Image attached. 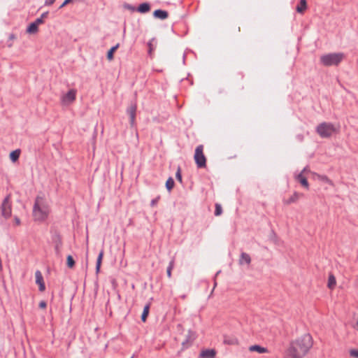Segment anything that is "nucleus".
I'll use <instances>...</instances> for the list:
<instances>
[{
    "mask_svg": "<svg viewBox=\"0 0 358 358\" xmlns=\"http://www.w3.org/2000/svg\"><path fill=\"white\" fill-rule=\"evenodd\" d=\"M313 343L311 335L303 334L290 343L289 347L286 350L285 358H303L312 348Z\"/></svg>",
    "mask_w": 358,
    "mask_h": 358,
    "instance_id": "nucleus-1",
    "label": "nucleus"
},
{
    "mask_svg": "<svg viewBox=\"0 0 358 358\" xmlns=\"http://www.w3.org/2000/svg\"><path fill=\"white\" fill-rule=\"evenodd\" d=\"M50 211L48 201L43 196H37L33 207V217L34 220L38 222L46 220Z\"/></svg>",
    "mask_w": 358,
    "mask_h": 358,
    "instance_id": "nucleus-2",
    "label": "nucleus"
},
{
    "mask_svg": "<svg viewBox=\"0 0 358 358\" xmlns=\"http://www.w3.org/2000/svg\"><path fill=\"white\" fill-rule=\"evenodd\" d=\"M343 59L344 55L343 53H329L321 56L320 62L326 66H337Z\"/></svg>",
    "mask_w": 358,
    "mask_h": 358,
    "instance_id": "nucleus-3",
    "label": "nucleus"
},
{
    "mask_svg": "<svg viewBox=\"0 0 358 358\" xmlns=\"http://www.w3.org/2000/svg\"><path fill=\"white\" fill-rule=\"evenodd\" d=\"M316 131L320 137L329 138L336 131V129L333 124L322 122L317 127Z\"/></svg>",
    "mask_w": 358,
    "mask_h": 358,
    "instance_id": "nucleus-4",
    "label": "nucleus"
},
{
    "mask_svg": "<svg viewBox=\"0 0 358 358\" xmlns=\"http://www.w3.org/2000/svg\"><path fill=\"white\" fill-rule=\"evenodd\" d=\"M194 159L198 168L201 169L206 166V158L203 154V145H199L196 148Z\"/></svg>",
    "mask_w": 358,
    "mask_h": 358,
    "instance_id": "nucleus-5",
    "label": "nucleus"
},
{
    "mask_svg": "<svg viewBox=\"0 0 358 358\" xmlns=\"http://www.w3.org/2000/svg\"><path fill=\"white\" fill-rule=\"evenodd\" d=\"M1 210L2 215L6 219H8L11 216L12 202H11L10 194H8L3 199L1 206Z\"/></svg>",
    "mask_w": 358,
    "mask_h": 358,
    "instance_id": "nucleus-6",
    "label": "nucleus"
},
{
    "mask_svg": "<svg viewBox=\"0 0 358 358\" xmlns=\"http://www.w3.org/2000/svg\"><path fill=\"white\" fill-rule=\"evenodd\" d=\"M77 90L75 89L70 90L67 93L61 97L62 104L64 106L71 105L76 99Z\"/></svg>",
    "mask_w": 358,
    "mask_h": 358,
    "instance_id": "nucleus-7",
    "label": "nucleus"
},
{
    "mask_svg": "<svg viewBox=\"0 0 358 358\" xmlns=\"http://www.w3.org/2000/svg\"><path fill=\"white\" fill-rule=\"evenodd\" d=\"M136 109V104L132 103L127 110V114L129 115L130 117V124L131 127L135 125Z\"/></svg>",
    "mask_w": 358,
    "mask_h": 358,
    "instance_id": "nucleus-8",
    "label": "nucleus"
},
{
    "mask_svg": "<svg viewBox=\"0 0 358 358\" xmlns=\"http://www.w3.org/2000/svg\"><path fill=\"white\" fill-rule=\"evenodd\" d=\"M35 277H36V283L38 285L39 287V291L43 292L45 289V283L43 281V277L42 275V273L40 271H36L35 273Z\"/></svg>",
    "mask_w": 358,
    "mask_h": 358,
    "instance_id": "nucleus-9",
    "label": "nucleus"
},
{
    "mask_svg": "<svg viewBox=\"0 0 358 358\" xmlns=\"http://www.w3.org/2000/svg\"><path fill=\"white\" fill-rule=\"evenodd\" d=\"M302 196V194L298 193V192H294L290 197H289L288 199H283V203L285 205H289L292 203H295L296 202L299 198Z\"/></svg>",
    "mask_w": 358,
    "mask_h": 358,
    "instance_id": "nucleus-10",
    "label": "nucleus"
},
{
    "mask_svg": "<svg viewBox=\"0 0 358 358\" xmlns=\"http://www.w3.org/2000/svg\"><path fill=\"white\" fill-rule=\"evenodd\" d=\"M194 339L195 333L192 331H189L186 340L182 343V346L184 348H187L192 343Z\"/></svg>",
    "mask_w": 358,
    "mask_h": 358,
    "instance_id": "nucleus-11",
    "label": "nucleus"
},
{
    "mask_svg": "<svg viewBox=\"0 0 358 358\" xmlns=\"http://www.w3.org/2000/svg\"><path fill=\"white\" fill-rule=\"evenodd\" d=\"M216 355V351L214 349H206L202 350L200 356L202 358H215Z\"/></svg>",
    "mask_w": 358,
    "mask_h": 358,
    "instance_id": "nucleus-12",
    "label": "nucleus"
},
{
    "mask_svg": "<svg viewBox=\"0 0 358 358\" xmlns=\"http://www.w3.org/2000/svg\"><path fill=\"white\" fill-rule=\"evenodd\" d=\"M249 351L257 352L259 354L267 353L268 350L266 348L260 346L259 345H253L249 347Z\"/></svg>",
    "mask_w": 358,
    "mask_h": 358,
    "instance_id": "nucleus-13",
    "label": "nucleus"
},
{
    "mask_svg": "<svg viewBox=\"0 0 358 358\" xmlns=\"http://www.w3.org/2000/svg\"><path fill=\"white\" fill-rule=\"evenodd\" d=\"M223 342L226 345H236L238 344V340L234 336H224Z\"/></svg>",
    "mask_w": 358,
    "mask_h": 358,
    "instance_id": "nucleus-14",
    "label": "nucleus"
},
{
    "mask_svg": "<svg viewBox=\"0 0 358 358\" xmlns=\"http://www.w3.org/2000/svg\"><path fill=\"white\" fill-rule=\"evenodd\" d=\"M153 15L156 18H159L160 20H165L168 17L169 13L166 10H156L154 11Z\"/></svg>",
    "mask_w": 358,
    "mask_h": 358,
    "instance_id": "nucleus-15",
    "label": "nucleus"
},
{
    "mask_svg": "<svg viewBox=\"0 0 358 358\" xmlns=\"http://www.w3.org/2000/svg\"><path fill=\"white\" fill-rule=\"evenodd\" d=\"M296 179L297 181H299L301 185L304 187L306 189L309 188V184L305 176L302 175V173H299L296 176Z\"/></svg>",
    "mask_w": 358,
    "mask_h": 358,
    "instance_id": "nucleus-16",
    "label": "nucleus"
},
{
    "mask_svg": "<svg viewBox=\"0 0 358 358\" xmlns=\"http://www.w3.org/2000/svg\"><path fill=\"white\" fill-rule=\"evenodd\" d=\"M336 285V278L332 273H329L328 278L327 287L330 289H334Z\"/></svg>",
    "mask_w": 358,
    "mask_h": 358,
    "instance_id": "nucleus-17",
    "label": "nucleus"
},
{
    "mask_svg": "<svg viewBox=\"0 0 358 358\" xmlns=\"http://www.w3.org/2000/svg\"><path fill=\"white\" fill-rule=\"evenodd\" d=\"M150 6L148 3H143L140 4L136 10L141 13H145L150 11Z\"/></svg>",
    "mask_w": 358,
    "mask_h": 358,
    "instance_id": "nucleus-18",
    "label": "nucleus"
},
{
    "mask_svg": "<svg viewBox=\"0 0 358 358\" xmlns=\"http://www.w3.org/2000/svg\"><path fill=\"white\" fill-rule=\"evenodd\" d=\"M307 8L306 0H300L299 3L296 8V10L299 13H303Z\"/></svg>",
    "mask_w": 358,
    "mask_h": 358,
    "instance_id": "nucleus-19",
    "label": "nucleus"
},
{
    "mask_svg": "<svg viewBox=\"0 0 358 358\" xmlns=\"http://www.w3.org/2000/svg\"><path fill=\"white\" fill-rule=\"evenodd\" d=\"M243 262H245L248 264H250L251 262V258L250 255L245 252H242L239 259V264H243Z\"/></svg>",
    "mask_w": 358,
    "mask_h": 358,
    "instance_id": "nucleus-20",
    "label": "nucleus"
},
{
    "mask_svg": "<svg viewBox=\"0 0 358 358\" xmlns=\"http://www.w3.org/2000/svg\"><path fill=\"white\" fill-rule=\"evenodd\" d=\"M38 26L34 23V22H32L31 23L29 27H27V32L28 34H36L38 32Z\"/></svg>",
    "mask_w": 358,
    "mask_h": 358,
    "instance_id": "nucleus-21",
    "label": "nucleus"
},
{
    "mask_svg": "<svg viewBox=\"0 0 358 358\" xmlns=\"http://www.w3.org/2000/svg\"><path fill=\"white\" fill-rule=\"evenodd\" d=\"M119 44L117 43L116 45L112 47L107 53V59L109 61H111L113 59V54L116 51V50L118 48Z\"/></svg>",
    "mask_w": 358,
    "mask_h": 358,
    "instance_id": "nucleus-22",
    "label": "nucleus"
},
{
    "mask_svg": "<svg viewBox=\"0 0 358 358\" xmlns=\"http://www.w3.org/2000/svg\"><path fill=\"white\" fill-rule=\"evenodd\" d=\"M150 307V304L148 303L146 306H145V307L143 308V313L141 315V320L143 322L146 321L147 317L149 314Z\"/></svg>",
    "mask_w": 358,
    "mask_h": 358,
    "instance_id": "nucleus-23",
    "label": "nucleus"
},
{
    "mask_svg": "<svg viewBox=\"0 0 358 358\" xmlns=\"http://www.w3.org/2000/svg\"><path fill=\"white\" fill-rule=\"evenodd\" d=\"M20 155V150H14V151L10 152V159L13 162H16L19 159Z\"/></svg>",
    "mask_w": 358,
    "mask_h": 358,
    "instance_id": "nucleus-24",
    "label": "nucleus"
},
{
    "mask_svg": "<svg viewBox=\"0 0 358 358\" xmlns=\"http://www.w3.org/2000/svg\"><path fill=\"white\" fill-rule=\"evenodd\" d=\"M103 250H102L99 254V256H98V258H97V261H96V272L98 273L100 270V267H101V262H102V259H103Z\"/></svg>",
    "mask_w": 358,
    "mask_h": 358,
    "instance_id": "nucleus-25",
    "label": "nucleus"
},
{
    "mask_svg": "<svg viewBox=\"0 0 358 358\" xmlns=\"http://www.w3.org/2000/svg\"><path fill=\"white\" fill-rule=\"evenodd\" d=\"M174 184L175 182L173 179L171 177L169 178L166 182V187L169 192H171L172 190V189L174 187Z\"/></svg>",
    "mask_w": 358,
    "mask_h": 358,
    "instance_id": "nucleus-26",
    "label": "nucleus"
},
{
    "mask_svg": "<svg viewBox=\"0 0 358 358\" xmlns=\"http://www.w3.org/2000/svg\"><path fill=\"white\" fill-rule=\"evenodd\" d=\"M66 264L67 266L70 268H72L75 266V261L71 255H69L66 258Z\"/></svg>",
    "mask_w": 358,
    "mask_h": 358,
    "instance_id": "nucleus-27",
    "label": "nucleus"
},
{
    "mask_svg": "<svg viewBox=\"0 0 358 358\" xmlns=\"http://www.w3.org/2000/svg\"><path fill=\"white\" fill-rule=\"evenodd\" d=\"M174 267V259H173L170 263H169V265L167 268V271H166V273H167V275L169 278H171V271H172V269Z\"/></svg>",
    "mask_w": 358,
    "mask_h": 358,
    "instance_id": "nucleus-28",
    "label": "nucleus"
},
{
    "mask_svg": "<svg viewBox=\"0 0 358 358\" xmlns=\"http://www.w3.org/2000/svg\"><path fill=\"white\" fill-rule=\"evenodd\" d=\"M317 178L319 180H320L321 181H323L324 182H327V183H329L330 185H332V182L331 180L326 176H320V175H317Z\"/></svg>",
    "mask_w": 358,
    "mask_h": 358,
    "instance_id": "nucleus-29",
    "label": "nucleus"
},
{
    "mask_svg": "<svg viewBox=\"0 0 358 358\" xmlns=\"http://www.w3.org/2000/svg\"><path fill=\"white\" fill-rule=\"evenodd\" d=\"M222 213V208L220 204L216 203L215 204V215L219 216Z\"/></svg>",
    "mask_w": 358,
    "mask_h": 358,
    "instance_id": "nucleus-30",
    "label": "nucleus"
},
{
    "mask_svg": "<svg viewBox=\"0 0 358 358\" xmlns=\"http://www.w3.org/2000/svg\"><path fill=\"white\" fill-rule=\"evenodd\" d=\"M176 179L180 181V182H182V175H181V171H180V168L179 167L177 170V172L176 173Z\"/></svg>",
    "mask_w": 358,
    "mask_h": 358,
    "instance_id": "nucleus-31",
    "label": "nucleus"
},
{
    "mask_svg": "<svg viewBox=\"0 0 358 358\" xmlns=\"http://www.w3.org/2000/svg\"><path fill=\"white\" fill-rule=\"evenodd\" d=\"M350 355L351 357L355 358H358V350L353 349L350 351Z\"/></svg>",
    "mask_w": 358,
    "mask_h": 358,
    "instance_id": "nucleus-32",
    "label": "nucleus"
},
{
    "mask_svg": "<svg viewBox=\"0 0 358 358\" xmlns=\"http://www.w3.org/2000/svg\"><path fill=\"white\" fill-rule=\"evenodd\" d=\"M159 199H160V196H157V198H155V199H152V200L151 201V203H150L151 206H152V207H153V206H156V205H157V203H158V201H159Z\"/></svg>",
    "mask_w": 358,
    "mask_h": 358,
    "instance_id": "nucleus-33",
    "label": "nucleus"
},
{
    "mask_svg": "<svg viewBox=\"0 0 358 358\" xmlns=\"http://www.w3.org/2000/svg\"><path fill=\"white\" fill-rule=\"evenodd\" d=\"M34 22L38 27V25L43 23V20L42 19V17H39L37 18Z\"/></svg>",
    "mask_w": 358,
    "mask_h": 358,
    "instance_id": "nucleus-34",
    "label": "nucleus"
},
{
    "mask_svg": "<svg viewBox=\"0 0 358 358\" xmlns=\"http://www.w3.org/2000/svg\"><path fill=\"white\" fill-rule=\"evenodd\" d=\"M47 306V304H46V302L44 301H41L40 303H39V307L41 308H45Z\"/></svg>",
    "mask_w": 358,
    "mask_h": 358,
    "instance_id": "nucleus-35",
    "label": "nucleus"
},
{
    "mask_svg": "<svg viewBox=\"0 0 358 358\" xmlns=\"http://www.w3.org/2000/svg\"><path fill=\"white\" fill-rule=\"evenodd\" d=\"M71 2H73L72 0H65L64 1V3L60 6V8H63L64 6H65L66 5H67L68 3H71Z\"/></svg>",
    "mask_w": 358,
    "mask_h": 358,
    "instance_id": "nucleus-36",
    "label": "nucleus"
},
{
    "mask_svg": "<svg viewBox=\"0 0 358 358\" xmlns=\"http://www.w3.org/2000/svg\"><path fill=\"white\" fill-rule=\"evenodd\" d=\"M55 1V0H46L45 2V5L50 6V5L53 4Z\"/></svg>",
    "mask_w": 358,
    "mask_h": 358,
    "instance_id": "nucleus-37",
    "label": "nucleus"
},
{
    "mask_svg": "<svg viewBox=\"0 0 358 358\" xmlns=\"http://www.w3.org/2000/svg\"><path fill=\"white\" fill-rule=\"evenodd\" d=\"M14 220H15V222L16 225H20V220L17 217H15Z\"/></svg>",
    "mask_w": 358,
    "mask_h": 358,
    "instance_id": "nucleus-38",
    "label": "nucleus"
},
{
    "mask_svg": "<svg viewBox=\"0 0 358 358\" xmlns=\"http://www.w3.org/2000/svg\"><path fill=\"white\" fill-rule=\"evenodd\" d=\"M308 171H309L308 167H305L300 173H302V175H303V173H305Z\"/></svg>",
    "mask_w": 358,
    "mask_h": 358,
    "instance_id": "nucleus-39",
    "label": "nucleus"
},
{
    "mask_svg": "<svg viewBox=\"0 0 358 358\" xmlns=\"http://www.w3.org/2000/svg\"><path fill=\"white\" fill-rule=\"evenodd\" d=\"M48 14V12L43 13L41 15V17H42V19L43 20L44 18L47 17Z\"/></svg>",
    "mask_w": 358,
    "mask_h": 358,
    "instance_id": "nucleus-40",
    "label": "nucleus"
},
{
    "mask_svg": "<svg viewBox=\"0 0 358 358\" xmlns=\"http://www.w3.org/2000/svg\"><path fill=\"white\" fill-rule=\"evenodd\" d=\"M148 45H149V53L150 54L152 50V45L150 43L148 44Z\"/></svg>",
    "mask_w": 358,
    "mask_h": 358,
    "instance_id": "nucleus-41",
    "label": "nucleus"
},
{
    "mask_svg": "<svg viewBox=\"0 0 358 358\" xmlns=\"http://www.w3.org/2000/svg\"><path fill=\"white\" fill-rule=\"evenodd\" d=\"M57 239H58V241H59V244H62V240H61V237L59 236H57Z\"/></svg>",
    "mask_w": 358,
    "mask_h": 358,
    "instance_id": "nucleus-42",
    "label": "nucleus"
},
{
    "mask_svg": "<svg viewBox=\"0 0 358 358\" xmlns=\"http://www.w3.org/2000/svg\"><path fill=\"white\" fill-rule=\"evenodd\" d=\"M10 39H14V38H15V36H14V35H13V34H11V35L10 36Z\"/></svg>",
    "mask_w": 358,
    "mask_h": 358,
    "instance_id": "nucleus-43",
    "label": "nucleus"
},
{
    "mask_svg": "<svg viewBox=\"0 0 358 358\" xmlns=\"http://www.w3.org/2000/svg\"><path fill=\"white\" fill-rule=\"evenodd\" d=\"M128 8H129V9L132 10H135V9H134V8L131 7V6H128Z\"/></svg>",
    "mask_w": 358,
    "mask_h": 358,
    "instance_id": "nucleus-44",
    "label": "nucleus"
},
{
    "mask_svg": "<svg viewBox=\"0 0 358 358\" xmlns=\"http://www.w3.org/2000/svg\"><path fill=\"white\" fill-rule=\"evenodd\" d=\"M131 358H133V357H131Z\"/></svg>",
    "mask_w": 358,
    "mask_h": 358,
    "instance_id": "nucleus-45",
    "label": "nucleus"
}]
</instances>
